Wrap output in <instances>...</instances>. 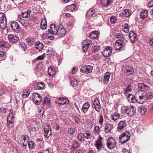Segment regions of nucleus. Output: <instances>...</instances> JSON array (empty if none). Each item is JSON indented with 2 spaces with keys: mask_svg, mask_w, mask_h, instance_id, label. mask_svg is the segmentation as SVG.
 Listing matches in <instances>:
<instances>
[{
  "mask_svg": "<svg viewBox=\"0 0 153 153\" xmlns=\"http://www.w3.org/2000/svg\"><path fill=\"white\" fill-rule=\"evenodd\" d=\"M135 97H137V103L143 104L148 99H152V94L147 93L145 91L138 90L135 94Z\"/></svg>",
  "mask_w": 153,
  "mask_h": 153,
  "instance_id": "f257e3e1",
  "label": "nucleus"
},
{
  "mask_svg": "<svg viewBox=\"0 0 153 153\" xmlns=\"http://www.w3.org/2000/svg\"><path fill=\"white\" fill-rule=\"evenodd\" d=\"M122 110L124 112L129 116H132L136 113V108L134 106H131L129 107L123 106Z\"/></svg>",
  "mask_w": 153,
  "mask_h": 153,
  "instance_id": "f03ea898",
  "label": "nucleus"
},
{
  "mask_svg": "<svg viewBox=\"0 0 153 153\" xmlns=\"http://www.w3.org/2000/svg\"><path fill=\"white\" fill-rule=\"evenodd\" d=\"M131 134L129 132L123 133L119 137L120 142L122 144L127 142L130 139Z\"/></svg>",
  "mask_w": 153,
  "mask_h": 153,
  "instance_id": "7ed1b4c3",
  "label": "nucleus"
},
{
  "mask_svg": "<svg viewBox=\"0 0 153 153\" xmlns=\"http://www.w3.org/2000/svg\"><path fill=\"white\" fill-rule=\"evenodd\" d=\"M42 131L45 137L48 138L51 134V128L49 124H47L44 127Z\"/></svg>",
  "mask_w": 153,
  "mask_h": 153,
  "instance_id": "20e7f679",
  "label": "nucleus"
},
{
  "mask_svg": "<svg viewBox=\"0 0 153 153\" xmlns=\"http://www.w3.org/2000/svg\"><path fill=\"white\" fill-rule=\"evenodd\" d=\"M92 107L95 109V110L99 113L101 111V106L99 100L97 98H95L93 101Z\"/></svg>",
  "mask_w": 153,
  "mask_h": 153,
  "instance_id": "39448f33",
  "label": "nucleus"
},
{
  "mask_svg": "<svg viewBox=\"0 0 153 153\" xmlns=\"http://www.w3.org/2000/svg\"><path fill=\"white\" fill-rule=\"evenodd\" d=\"M7 19L4 14L1 12L0 13V25L3 29L5 28L7 26Z\"/></svg>",
  "mask_w": 153,
  "mask_h": 153,
  "instance_id": "423d86ee",
  "label": "nucleus"
},
{
  "mask_svg": "<svg viewBox=\"0 0 153 153\" xmlns=\"http://www.w3.org/2000/svg\"><path fill=\"white\" fill-rule=\"evenodd\" d=\"M107 146L110 149H114L116 146L115 140L113 138H111L108 139L107 142Z\"/></svg>",
  "mask_w": 153,
  "mask_h": 153,
  "instance_id": "0eeeda50",
  "label": "nucleus"
},
{
  "mask_svg": "<svg viewBox=\"0 0 153 153\" xmlns=\"http://www.w3.org/2000/svg\"><path fill=\"white\" fill-rule=\"evenodd\" d=\"M58 29V33L56 35L59 38L64 36L65 34L66 30L62 25L59 24Z\"/></svg>",
  "mask_w": 153,
  "mask_h": 153,
  "instance_id": "6e6552de",
  "label": "nucleus"
},
{
  "mask_svg": "<svg viewBox=\"0 0 153 153\" xmlns=\"http://www.w3.org/2000/svg\"><path fill=\"white\" fill-rule=\"evenodd\" d=\"M32 98L33 102L36 105H39L42 101V98L39 94L34 93H33Z\"/></svg>",
  "mask_w": 153,
  "mask_h": 153,
  "instance_id": "1a4fd4ad",
  "label": "nucleus"
},
{
  "mask_svg": "<svg viewBox=\"0 0 153 153\" xmlns=\"http://www.w3.org/2000/svg\"><path fill=\"white\" fill-rule=\"evenodd\" d=\"M125 74L127 76L131 75L134 72V69L131 66L126 65L125 66V69L124 71Z\"/></svg>",
  "mask_w": 153,
  "mask_h": 153,
  "instance_id": "9d476101",
  "label": "nucleus"
},
{
  "mask_svg": "<svg viewBox=\"0 0 153 153\" xmlns=\"http://www.w3.org/2000/svg\"><path fill=\"white\" fill-rule=\"evenodd\" d=\"M93 69V67L90 65H87L81 68L80 71L85 74L91 73Z\"/></svg>",
  "mask_w": 153,
  "mask_h": 153,
  "instance_id": "9b49d317",
  "label": "nucleus"
},
{
  "mask_svg": "<svg viewBox=\"0 0 153 153\" xmlns=\"http://www.w3.org/2000/svg\"><path fill=\"white\" fill-rule=\"evenodd\" d=\"M59 27L58 25H56L54 24H52L50 26V29H48V31L50 33L56 35L58 33V29Z\"/></svg>",
  "mask_w": 153,
  "mask_h": 153,
  "instance_id": "f8f14e48",
  "label": "nucleus"
},
{
  "mask_svg": "<svg viewBox=\"0 0 153 153\" xmlns=\"http://www.w3.org/2000/svg\"><path fill=\"white\" fill-rule=\"evenodd\" d=\"M30 139L29 137L26 135H24L21 136L20 138V143L22 144V146L23 147H26L27 146V143L25 144L26 142H27L29 141Z\"/></svg>",
  "mask_w": 153,
  "mask_h": 153,
  "instance_id": "ddd939ff",
  "label": "nucleus"
},
{
  "mask_svg": "<svg viewBox=\"0 0 153 153\" xmlns=\"http://www.w3.org/2000/svg\"><path fill=\"white\" fill-rule=\"evenodd\" d=\"M123 39H119L116 41L114 46L116 50H120L123 47L124 44L123 43Z\"/></svg>",
  "mask_w": 153,
  "mask_h": 153,
  "instance_id": "4468645a",
  "label": "nucleus"
},
{
  "mask_svg": "<svg viewBox=\"0 0 153 153\" xmlns=\"http://www.w3.org/2000/svg\"><path fill=\"white\" fill-rule=\"evenodd\" d=\"M126 123L125 121H121L118 124L117 131L121 132L124 129L126 126Z\"/></svg>",
  "mask_w": 153,
  "mask_h": 153,
  "instance_id": "2eb2a0df",
  "label": "nucleus"
},
{
  "mask_svg": "<svg viewBox=\"0 0 153 153\" xmlns=\"http://www.w3.org/2000/svg\"><path fill=\"white\" fill-rule=\"evenodd\" d=\"M102 137H99L94 143V146L98 150H101L103 146V144L102 142Z\"/></svg>",
  "mask_w": 153,
  "mask_h": 153,
  "instance_id": "dca6fc26",
  "label": "nucleus"
},
{
  "mask_svg": "<svg viewBox=\"0 0 153 153\" xmlns=\"http://www.w3.org/2000/svg\"><path fill=\"white\" fill-rule=\"evenodd\" d=\"M10 26L13 30L17 33L20 31V26L18 23L16 22H13L10 24Z\"/></svg>",
  "mask_w": 153,
  "mask_h": 153,
  "instance_id": "f3484780",
  "label": "nucleus"
},
{
  "mask_svg": "<svg viewBox=\"0 0 153 153\" xmlns=\"http://www.w3.org/2000/svg\"><path fill=\"white\" fill-rule=\"evenodd\" d=\"M91 43V41L89 39L85 40L82 43V46L84 51H86L89 45Z\"/></svg>",
  "mask_w": 153,
  "mask_h": 153,
  "instance_id": "a211bd4d",
  "label": "nucleus"
},
{
  "mask_svg": "<svg viewBox=\"0 0 153 153\" xmlns=\"http://www.w3.org/2000/svg\"><path fill=\"white\" fill-rule=\"evenodd\" d=\"M110 76V73L108 72H106L105 74L104 77L101 79V82L105 84L108 83L109 82Z\"/></svg>",
  "mask_w": 153,
  "mask_h": 153,
  "instance_id": "6ab92c4d",
  "label": "nucleus"
},
{
  "mask_svg": "<svg viewBox=\"0 0 153 153\" xmlns=\"http://www.w3.org/2000/svg\"><path fill=\"white\" fill-rule=\"evenodd\" d=\"M112 48L111 47L107 46L105 50L102 52V54L105 57H108L111 53Z\"/></svg>",
  "mask_w": 153,
  "mask_h": 153,
  "instance_id": "aec40b11",
  "label": "nucleus"
},
{
  "mask_svg": "<svg viewBox=\"0 0 153 153\" xmlns=\"http://www.w3.org/2000/svg\"><path fill=\"white\" fill-rule=\"evenodd\" d=\"M127 97L128 101L132 103H135L136 102H137V99L135 97V95L134 96L131 94H129L127 96Z\"/></svg>",
  "mask_w": 153,
  "mask_h": 153,
  "instance_id": "412c9836",
  "label": "nucleus"
},
{
  "mask_svg": "<svg viewBox=\"0 0 153 153\" xmlns=\"http://www.w3.org/2000/svg\"><path fill=\"white\" fill-rule=\"evenodd\" d=\"M131 11L129 9H126L123 12L119 14V16L121 17H128L131 15Z\"/></svg>",
  "mask_w": 153,
  "mask_h": 153,
  "instance_id": "4be33fe9",
  "label": "nucleus"
},
{
  "mask_svg": "<svg viewBox=\"0 0 153 153\" xmlns=\"http://www.w3.org/2000/svg\"><path fill=\"white\" fill-rule=\"evenodd\" d=\"M150 87L144 83H140L138 85L139 90L144 91L150 89Z\"/></svg>",
  "mask_w": 153,
  "mask_h": 153,
  "instance_id": "5701e85b",
  "label": "nucleus"
},
{
  "mask_svg": "<svg viewBox=\"0 0 153 153\" xmlns=\"http://www.w3.org/2000/svg\"><path fill=\"white\" fill-rule=\"evenodd\" d=\"M113 125L108 123L106 125L105 128V131L106 134H108L111 131L113 128Z\"/></svg>",
  "mask_w": 153,
  "mask_h": 153,
  "instance_id": "b1692460",
  "label": "nucleus"
},
{
  "mask_svg": "<svg viewBox=\"0 0 153 153\" xmlns=\"http://www.w3.org/2000/svg\"><path fill=\"white\" fill-rule=\"evenodd\" d=\"M8 38L10 42H16L19 40L18 37L12 35H9Z\"/></svg>",
  "mask_w": 153,
  "mask_h": 153,
  "instance_id": "393cba45",
  "label": "nucleus"
},
{
  "mask_svg": "<svg viewBox=\"0 0 153 153\" xmlns=\"http://www.w3.org/2000/svg\"><path fill=\"white\" fill-rule=\"evenodd\" d=\"M99 33L97 31H95L91 33L90 35V38L91 39H96L98 38Z\"/></svg>",
  "mask_w": 153,
  "mask_h": 153,
  "instance_id": "a878e982",
  "label": "nucleus"
},
{
  "mask_svg": "<svg viewBox=\"0 0 153 153\" xmlns=\"http://www.w3.org/2000/svg\"><path fill=\"white\" fill-rule=\"evenodd\" d=\"M120 117V114L117 112H115L113 114H111L110 116V119L113 121H117L119 119Z\"/></svg>",
  "mask_w": 153,
  "mask_h": 153,
  "instance_id": "bb28decb",
  "label": "nucleus"
},
{
  "mask_svg": "<svg viewBox=\"0 0 153 153\" xmlns=\"http://www.w3.org/2000/svg\"><path fill=\"white\" fill-rule=\"evenodd\" d=\"M138 111L141 115H143L147 111L146 108L145 106H140L138 108Z\"/></svg>",
  "mask_w": 153,
  "mask_h": 153,
  "instance_id": "cd10ccee",
  "label": "nucleus"
},
{
  "mask_svg": "<svg viewBox=\"0 0 153 153\" xmlns=\"http://www.w3.org/2000/svg\"><path fill=\"white\" fill-rule=\"evenodd\" d=\"M148 15V11L147 10H143L140 13V16L141 18L144 19L147 17Z\"/></svg>",
  "mask_w": 153,
  "mask_h": 153,
  "instance_id": "c85d7f7f",
  "label": "nucleus"
},
{
  "mask_svg": "<svg viewBox=\"0 0 153 153\" xmlns=\"http://www.w3.org/2000/svg\"><path fill=\"white\" fill-rule=\"evenodd\" d=\"M55 69L52 66L50 67L48 70V74L50 76H53L55 74Z\"/></svg>",
  "mask_w": 153,
  "mask_h": 153,
  "instance_id": "c756f323",
  "label": "nucleus"
},
{
  "mask_svg": "<svg viewBox=\"0 0 153 153\" xmlns=\"http://www.w3.org/2000/svg\"><path fill=\"white\" fill-rule=\"evenodd\" d=\"M90 104L88 102L84 103L82 107V110L84 113H86L90 107Z\"/></svg>",
  "mask_w": 153,
  "mask_h": 153,
  "instance_id": "7c9ffc66",
  "label": "nucleus"
},
{
  "mask_svg": "<svg viewBox=\"0 0 153 153\" xmlns=\"http://www.w3.org/2000/svg\"><path fill=\"white\" fill-rule=\"evenodd\" d=\"M76 3H74L71 5H69L67 7V9L68 11L72 12L73 11L76 10H77V9H76Z\"/></svg>",
  "mask_w": 153,
  "mask_h": 153,
  "instance_id": "2f4dec72",
  "label": "nucleus"
},
{
  "mask_svg": "<svg viewBox=\"0 0 153 153\" xmlns=\"http://www.w3.org/2000/svg\"><path fill=\"white\" fill-rule=\"evenodd\" d=\"M15 115L13 113L9 114L7 117V121L14 122Z\"/></svg>",
  "mask_w": 153,
  "mask_h": 153,
  "instance_id": "473e14b6",
  "label": "nucleus"
},
{
  "mask_svg": "<svg viewBox=\"0 0 153 153\" xmlns=\"http://www.w3.org/2000/svg\"><path fill=\"white\" fill-rule=\"evenodd\" d=\"M0 46L9 48L10 47V45L6 42L2 41L0 42Z\"/></svg>",
  "mask_w": 153,
  "mask_h": 153,
  "instance_id": "72a5a7b5",
  "label": "nucleus"
},
{
  "mask_svg": "<svg viewBox=\"0 0 153 153\" xmlns=\"http://www.w3.org/2000/svg\"><path fill=\"white\" fill-rule=\"evenodd\" d=\"M31 11L30 10H27L26 12H25L22 13V16L23 17L25 18L29 16Z\"/></svg>",
  "mask_w": 153,
  "mask_h": 153,
  "instance_id": "f704fd0d",
  "label": "nucleus"
},
{
  "mask_svg": "<svg viewBox=\"0 0 153 153\" xmlns=\"http://www.w3.org/2000/svg\"><path fill=\"white\" fill-rule=\"evenodd\" d=\"M79 147V144L76 141L74 140L72 145L71 149L72 150L75 148H78Z\"/></svg>",
  "mask_w": 153,
  "mask_h": 153,
  "instance_id": "c9c22d12",
  "label": "nucleus"
},
{
  "mask_svg": "<svg viewBox=\"0 0 153 153\" xmlns=\"http://www.w3.org/2000/svg\"><path fill=\"white\" fill-rule=\"evenodd\" d=\"M101 3L102 6L105 7L110 4L111 0H101Z\"/></svg>",
  "mask_w": 153,
  "mask_h": 153,
  "instance_id": "e433bc0d",
  "label": "nucleus"
},
{
  "mask_svg": "<svg viewBox=\"0 0 153 153\" xmlns=\"http://www.w3.org/2000/svg\"><path fill=\"white\" fill-rule=\"evenodd\" d=\"M70 83L73 87H75L77 85L78 82L76 79L73 78L70 80Z\"/></svg>",
  "mask_w": 153,
  "mask_h": 153,
  "instance_id": "4c0bfd02",
  "label": "nucleus"
},
{
  "mask_svg": "<svg viewBox=\"0 0 153 153\" xmlns=\"http://www.w3.org/2000/svg\"><path fill=\"white\" fill-rule=\"evenodd\" d=\"M47 23L45 20H42L41 22V28L43 30L47 28Z\"/></svg>",
  "mask_w": 153,
  "mask_h": 153,
  "instance_id": "58836bf2",
  "label": "nucleus"
},
{
  "mask_svg": "<svg viewBox=\"0 0 153 153\" xmlns=\"http://www.w3.org/2000/svg\"><path fill=\"white\" fill-rule=\"evenodd\" d=\"M95 13V10L93 8H91L87 12L86 15L88 16H91Z\"/></svg>",
  "mask_w": 153,
  "mask_h": 153,
  "instance_id": "ea45409f",
  "label": "nucleus"
},
{
  "mask_svg": "<svg viewBox=\"0 0 153 153\" xmlns=\"http://www.w3.org/2000/svg\"><path fill=\"white\" fill-rule=\"evenodd\" d=\"M45 85L42 82H38L37 83L36 88L38 89H42L44 87Z\"/></svg>",
  "mask_w": 153,
  "mask_h": 153,
  "instance_id": "a19ab883",
  "label": "nucleus"
},
{
  "mask_svg": "<svg viewBox=\"0 0 153 153\" xmlns=\"http://www.w3.org/2000/svg\"><path fill=\"white\" fill-rule=\"evenodd\" d=\"M26 42H27L30 45H33L34 41V39L30 37L27 38L26 39Z\"/></svg>",
  "mask_w": 153,
  "mask_h": 153,
  "instance_id": "79ce46f5",
  "label": "nucleus"
},
{
  "mask_svg": "<svg viewBox=\"0 0 153 153\" xmlns=\"http://www.w3.org/2000/svg\"><path fill=\"white\" fill-rule=\"evenodd\" d=\"M60 100H61V103H59L62 105H63L64 104H67L69 103L68 100L66 98H64L63 97H60Z\"/></svg>",
  "mask_w": 153,
  "mask_h": 153,
  "instance_id": "37998d69",
  "label": "nucleus"
},
{
  "mask_svg": "<svg viewBox=\"0 0 153 153\" xmlns=\"http://www.w3.org/2000/svg\"><path fill=\"white\" fill-rule=\"evenodd\" d=\"M78 140L80 141H83L84 140V135L82 133H79L77 136Z\"/></svg>",
  "mask_w": 153,
  "mask_h": 153,
  "instance_id": "c03bdc74",
  "label": "nucleus"
},
{
  "mask_svg": "<svg viewBox=\"0 0 153 153\" xmlns=\"http://www.w3.org/2000/svg\"><path fill=\"white\" fill-rule=\"evenodd\" d=\"M83 134L84 135V137H85L86 139H88L91 138V135L89 131H86Z\"/></svg>",
  "mask_w": 153,
  "mask_h": 153,
  "instance_id": "a18cd8bd",
  "label": "nucleus"
},
{
  "mask_svg": "<svg viewBox=\"0 0 153 153\" xmlns=\"http://www.w3.org/2000/svg\"><path fill=\"white\" fill-rule=\"evenodd\" d=\"M131 91V85H128L126 89H124V93L125 94H128V92Z\"/></svg>",
  "mask_w": 153,
  "mask_h": 153,
  "instance_id": "49530a36",
  "label": "nucleus"
},
{
  "mask_svg": "<svg viewBox=\"0 0 153 153\" xmlns=\"http://www.w3.org/2000/svg\"><path fill=\"white\" fill-rule=\"evenodd\" d=\"M7 126L9 128H12L13 126L14 122L7 121Z\"/></svg>",
  "mask_w": 153,
  "mask_h": 153,
  "instance_id": "de8ad7c7",
  "label": "nucleus"
},
{
  "mask_svg": "<svg viewBox=\"0 0 153 153\" xmlns=\"http://www.w3.org/2000/svg\"><path fill=\"white\" fill-rule=\"evenodd\" d=\"M28 146L29 149H32L34 148V143L32 141H30L28 142Z\"/></svg>",
  "mask_w": 153,
  "mask_h": 153,
  "instance_id": "09e8293b",
  "label": "nucleus"
},
{
  "mask_svg": "<svg viewBox=\"0 0 153 153\" xmlns=\"http://www.w3.org/2000/svg\"><path fill=\"white\" fill-rule=\"evenodd\" d=\"M50 99L47 97H45L44 98L43 100V103L44 104H48L49 105L50 104Z\"/></svg>",
  "mask_w": 153,
  "mask_h": 153,
  "instance_id": "8fccbe9b",
  "label": "nucleus"
},
{
  "mask_svg": "<svg viewBox=\"0 0 153 153\" xmlns=\"http://www.w3.org/2000/svg\"><path fill=\"white\" fill-rule=\"evenodd\" d=\"M75 130H76V129L74 128H68V134H74V132H75Z\"/></svg>",
  "mask_w": 153,
  "mask_h": 153,
  "instance_id": "3c124183",
  "label": "nucleus"
},
{
  "mask_svg": "<svg viewBox=\"0 0 153 153\" xmlns=\"http://www.w3.org/2000/svg\"><path fill=\"white\" fill-rule=\"evenodd\" d=\"M100 131V128L99 126H96L94 129V133L96 134H98Z\"/></svg>",
  "mask_w": 153,
  "mask_h": 153,
  "instance_id": "603ef678",
  "label": "nucleus"
},
{
  "mask_svg": "<svg viewBox=\"0 0 153 153\" xmlns=\"http://www.w3.org/2000/svg\"><path fill=\"white\" fill-rule=\"evenodd\" d=\"M87 128L89 129H91L93 127V124L92 122L90 120L87 121Z\"/></svg>",
  "mask_w": 153,
  "mask_h": 153,
  "instance_id": "864d4df0",
  "label": "nucleus"
},
{
  "mask_svg": "<svg viewBox=\"0 0 153 153\" xmlns=\"http://www.w3.org/2000/svg\"><path fill=\"white\" fill-rule=\"evenodd\" d=\"M99 123L100 124L101 126H102L103 125V116L102 115H100L99 117Z\"/></svg>",
  "mask_w": 153,
  "mask_h": 153,
  "instance_id": "5fc2aeb1",
  "label": "nucleus"
},
{
  "mask_svg": "<svg viewBox=\"0 0 153 153\" xmlns=\"http://www.w3.org/2000/svg\"><path fill=\"white\" fill-rule=\"evenodd\" d=\"M129 39L131 42L133 43H134L137 40L136 36L131 37L129 38Z\"/></svg>",
  "mask_w": 153,
  "mask_h": 153,
  "instance_id": "6e6d98bb",
  "label": "nucleus"
},
{
  "mask_svg": "<svg viewBox=\"0 0 153 153\" xmlns=\"http://www.w3.org/2000/svg\"><path fill=\"white\" fill-rule=\"evenodd\" d=\"M24 93L22 94V97L23 98H25L27 97L30 94V92L28 91H26V93H25V92H24Z\"/></svg>",
  "mask_w": 153,
  "mask_h": 153,
  "instance_id": "4d7b16f0",
  "label": "nucleus"
},
{
  "mask_svg": "<svg viewBox=\"0 0 153 153\" xmlns=\"http://www.w3.org/2000/svg\"><path fill=\"white\" fill-rule=\"evenodd\" d=\"M54 35V34H52L51 33H50L49 32V33L47 34V35L49 38L51 40H52L54 38V36H53Z\"/></svg>",
  "mask_w": 153,
  "mask_h": 153,
  "instance_id": "13d9d810",
  "label": "nucleus"
},
{
  "mask_svg": "<svg viewBox=\"0 0 153 153\" xmlns=\"http://www.w3.org/2000/svg\"><path fill=\"white\" fill-rule=\"evenodd\" d=\"M100 49V47L98 46H94L92 48V51H95L96 52H97Z\"/></svg>",
  "mask_w": 153,
  "mask_h": 153,
  "instance_id": "bf43d9fd",
  "label": "nucleus"
},
{
  "mask_svg": "<svg viewBox=\"0 0 153 153\" xmlns=\"http://www.w3.org/2000/svg\"><path fill=\"white\" fill-rule=\"evenodd\" d=\"M109 123L108 124H111V125H113V127L114 128V127L116 126L117 125V121L112 120H110L109 121Z\"/></svg>",
  "mask_w": 153,
  "mask_h": 153,
  "instance_id": "052dcab7",
  "label": "nucleus"
},
{
  "mask_svg": "<svg viewBox=\"0 0 153 153\" xmlns=\"http://www.w3.org/2000/svg\"><path fill=\"white\" fill-rule=\"evenodd\" d=\"M117 18L114 16H112L110 18L111 22L112 23H114L117 20Z\"/></svg>",
  "mask_w": 153,
  "mask_h": 153,
  "instance_id": "680f3d73",
  "label": "nucleus"
},
{
  "mask_svg": "<svg viewBox=\"0 0 153 153\" xmlns=\"http://www.w3.org/2000/svg\"><path fill=\"white\" fill-rule=\"evenodd\" d=\"M89 115L91 117L96 116L95 111L94 109L91 110L90 111Z\"/></svg>",
  "mask_w": 153,
  "mask_h": 153,
  "instance_id": "e2e57ef3",
  "label": "nucleus"
},
{
  "mask_svg": "<svg viewBox=\"0 0 153 153\" xmlns=\"http://www.w3.org/2000/svg\"><path fill=\"white\" fill-rule=\"evenodd\" d=\"M20 46L24 50H25L27 48L26 45L24 43H22L20 45Z\"/></svg>",
  "mask_w": 153,
  "mask_h": 153,
  "instance_id": "0e129e2a",
  "label": "nucleus"
},
{
  "mask_svg": "<svg viewBox=\"0 0 153 153\" xmlns=\"http://www.w3.org/2000/svg\"><path fill=\"white\" fill-rule=\"evenodd\" d=\"M43 45H41L35 47V48L36 49H38L39 51H40L43 49Z\"/></svg>",
  "mask_w": 153,
  "mask_h": 153,
  "instance_id": "69168bd1",
  "label": "nucleus"
},
{
  "mask_svg": "<svg viewBox=\"0 0 153 153\" xmlns=\"http://www.w3.org/2000/svg\"><path fill=\"white\" fill-rule=\"evenodd\" d=\"M147 7L149 8H150L153 7V1H151L149 3Z\"/></svg>",
  "mask_w": 153,
  "mask_h": 153,
  "instance_id": "338daca9",
  "label": "nucleus"
},
{
  "mask_svg": "<svg viewBox=\"0 0 153 153\" xmlns=\"http://www.w3.org/2000/svg\"><path fill=\"white\" fill-rule=\"evenodd\" d=\"M149 44L151 46H153V38L149 40Z\"/></svg>",
  "mask_w": 153,
  "mask_h": 153,
  "instance_id": "774afa93",
  "label": "nucleus"
}]
</instances>
